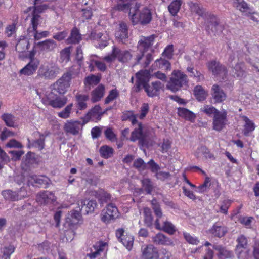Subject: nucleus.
I'll list each match as a JSON object with an SVG mask.
<instances>
[{"mask_svg":"<svg viewBox=\"0 0 259 259\" xmlns=\"http://www.w3.org/2000/svg\"><path fill=\"white\" fill-rule=\"evenodd\" d=\"M14 247L11 245L5 247L3 251V257H5V259H10V255L14 252Z\"/></svg>","mask_w":259,"mask_h":259,"instance_id":"nucleus-63","label":"nucleus"},{"mask_svg":"<svg viewBox=\"0 0 259 259\" xmlns=\"http://www.w3.org/2000/svg\"><path fill=\"white\" fill-rule=\"evenodd\" d=\"M232 68V73L237 77L243 78L246 76L247 72L244 63L243 62H237L235 66L233 65Z\"/></svg>","mask_w":259,"mask_h":259,"instance_id":"nucleus-25","label":"nucleus"},{"mask_svg":"<svg viewBox=\"0 0 259 259\" xmlns=\"http://www.w3.org/2000/svg\"><path fill=\"white\" fill-rule=\"evenodd\" d=\"M119 96V93L116 89L111 90L105 100V103L108 104L114 100L116 99Z\"/></svg>","mask_w":259,"mask_h":259,"instance_id":"nucleus-54","label":"nucleus"},{"mask_svg":"<svg viewBox=\"0 0 259 259\" xmlns=\"http://www.w3.org/2000/svg\"><path fill=\"white\" fill-rule=\"evenodd\" d=\"M152 242L156 245H171L173 242L161 233H158L151 238Z\"/></svg>","mask_w":259,"mask_h":259,"instance_id":"nucleus-26","label":"nucleus"},{"mask_svg":"<svg viewBox=\"0 0 259 259\" xmlns=\"http://www.w3.org/2000/svg\"><path fill=\"white\" fill-rule=\"evenodd\" d=\"M242 118L245 122L244 134L245 135H247L249 132L254 130V124L246 116H244Z\"/></svg>","mask_w":259,"mask_h":259,"instance_id":"nucleus-49","label":"nucleus"},{"mask_svg":"<svg viewBox=\"0 0 259 259\" xmlns=\"http://www.w3.org/2000/svg\"><path fill=\"white\" fill-rule=\"evenodd\" d=\"M44 103L55 109L63 107L67 102V98L65 96H59L51 92L47 93L43 99Z\"/></svg>","mask_w":259,"mask_h":259,"instance_id":"nucleus-7","label":"nucleus"},{"mask_svg":"<svg viewBox=\"0 0 259 259\" xmlns=\"http://www.w3.org/2000/svg\"><path fill=\"white\" fill-rule=\"evenodd\" d=\"M137 80L136 84V91H139L141 87H144L145 85L148 84L150 80V73L148 70H141L136 74Z\"/></svg>","mask_w":259,"mask_h":259,"instance_id":"nucleus-19","label":"nucleus"},{"mask_svg":"<svg viewBox=\"0 0 259 259\" xmlns=\"http://www.w3.org/2000/svg\"><path fill=\"white\" fill-rule=\"evenodd\" d=\"M73 103H70L61 111L58 113V116L61 118L66 119L70 117L72 109Z\"/></svg>","mask_w":259,"mask_h":259,"instance_id":"nucleus-50","label":"nucleus"},{"mask_svg":"<svg viewBox=\"0 0 259 259\" xmlns=\"http://www.w3.org/2000/svg\"><path fill=\"white\" fill-rule=\"evenodd\" d=\"M85 124L84 119L82 123L78 120H68L65 123L63 128L65 132L76 135L79 133Z\"/></svg>","mask_w":259,"mask_h":259,"instance_id":"nucleus-14","label":"nucleus"},{"mask_svg":"<svg viewBox=\"0 0 259 259\" xmlns=\"http://www.w3.org/2000/svg\"><path fill=\"white\" fill-rule=\"evenodd\" d=\"M234 6L245 15H248L251 13L249 7L244 0H235Z\"/></svg>","mask_w":259,"mask_h":259,"instance_id":"nucleus-35","label":"nucleus"},{"mask_svg":"<svg viewBox=\"0 0 259 259\" xmlns=\"http://www.w3.org/2000/svg\"><path fill=\"white\" fill-rule=\"evenodd\" d=\"M141 182L143 188L146 191L147 193L150 194L153 189V186L150 179L145 178L142 180Z\"/></svg>","mask_w":259,"mask_h":259,"instance_id":"nucleus-58","label":"nucleus"},{"mask_svg":"<svg viewBox=\"0 0 259 259\" xmlns=\"http://www.w3.org/2000/svg\"><path fill=\"white\" fill-rule=\"evenodd\" d=\"M173 46L172 45H169L165 48L162 53V55L167 59H170L173 55Z\"/></svg>","mask_w":259,"mask_h":259,"instance_id":"nucleus-62","label":"nucleus"},{"mask_svg":"<svg viewBox=\"0 0 259 259\" xmlns=\"http://www.w3.org/2000/svg\"><path fill=\"white\" fill-rule=\"evenodd\" d=\"M27 179L29 184L32 185L38 184L44 187H47L50 182L49 179L44 176H37L34 175H30L28 176Z\"/></svg>","mask_w":259,"mask_h":259,"instance_id":"nucleus-21","label":"nucleus"},{"mask_svg":"<svg viewBox=\"0 0 259 259\" xmlns=\"http://www.w3.org/2000/svg\"><path fill=\"white\" fill-rule=\"evenodd\" d=\"M80 203L81 205H83L81 209L84 208L87 214L93 212L97 205L95 200H90L87 204H85V202L82 200L80 201Z\"/></svg>","mask_w":259,"mask_h":259,"instance_id":"nucleus-43","label":"nucleus"},{"mask_svg":"<svg viewBox=\"0 0 259 259\" xmlns=\"http://www.w3.org/2000/svg\"><path fill=\"white\" fill-rule=\"evenodd\" d=\"M141 252L143 259H159V257L157 248L152 244L143 246Z\"/></svg>","mask_w":259,"mask_h":259,"instance_id":"nucleus-16","label":"nucleus"},{"mask_svg":"<svg viewBox=\"0 0 259 259\" xmlns=\"http://www.w3.org/2000/svg\"><path fill=\"white\" fill-rule=\"evenodd\" d=\"M2 194L6 200L16 201L23 199V194H18L16 191H12L10 190H7L2 191Z\"/></svg>","mask_w":259,"mask_h":259,"instance_id":"nucleus-34","label":"nucleus"},{"mask_svg":"<svg viewBox=\"0 0 259 259\" xmlns=\"http://www.w3.org/2000/svg\"><path fill=\"white\" fill-rule=\"evenodd\" d=\"M100 77L94 75H92L91 76H88L87 77H85L84 81V83L85 85H96L100 82Z\"/></svg>","mask_w":259,"mask_h":259,"instance_id":"nucleus-55","label":"nucleus"},{"mask_svg":"<svg viewBox=\"0 0 259 259\" xmlns=\"http://www.w3.org/2000/svg\"><path fill=\"white\" fill-rule=\"evenodd\" d=\"M183 235L186 241L190 244L197 245L199 243L198 238L189 233L184 232Z\"/></svg>","mask_w":259,"mask_h":259,"instance_id":"nucleus-56","label":"nucleus"},{"mask_svg":"<svg viewBox=\"0 0 259 259\" xmlns=\"http://www.w3.org/2000/svg\"><path fill=\"white\" fill-rule=\"evenodd\" d=\"M209 70L213 75L224 78L227 75V68L216 61H212L207 64Z\"/></svg>","mask_w":259,"mask_h":259,"instance_id":"nucleus-13","label":"nucleus"},{"mask_svg":"<svg viewBox=\"0 0 259 259\" xmlns=\"http://www.w3.org/2000/svg\"><path fill=\"white\" fill-rule=\"evenodd\" d=\"M206 18L208 19L207 30L209 33L211 32L215 35L222 31L223 26L219 24L215 16L210 14Z\"/></svg>","mask_w":259,"mask_h":259,"instance_id":"nucleus-17","label":"nucleus"},{"mask_svg":"<svg viewBox=\"0 0 259 259\" xmlns=\"http://www.w3.org/2000/svg\"><path fill=\"white\" fill-rule=\"evenodd\" d=\"M71 72L64 73L55 83H54V89L60 94H65L70 85V81L72 78Z\"/></svg>","mask_w":259,"mask_h":259,"instance_id":"nucleus-8","label":"nucleus"},{"mask_svg":"<svg viewBox=\"0 0 259 259\" xmlns=\"http://www.w3.org/2000/svg\"><path fill=\"white\" fill-rule=\"evenodd\" d=\"M99 151L102 157L108 158L113 155L114 150L109 146L104 145L100 147Z\"/></svg>","mask_w":259,"mask_h":259,"instance_id":"nucleus-44","label":"nucleus"},{"mask_svg":"<svg viewBox=\"0 0 259 259\" xmlns=\"http://www.w3.org/2000/svg\"><path fill=\"white\" fill-rule=\"evenodd\" d=\"M81 209H79V210H72L71 211V219L72 220L71 221L73 222V223H77L81 219V215L80 211Z\"/></svg>","mask_w":259,"mask_h":259,"instance_id":"nucleus-60","label":"nucleus"},{"mask_svg":"<svg viewBox=\"0 0 259 259\" xmlns=\"http://www.w3.org/2000/svg\"><path fill=\"white\" fill-rule=\"evenodd\" d=\"M29 40L24 37H21L16 45V50L19 53L26 52L29 48Z\"/></svg>","mask_w":259,"mask_h":259,"instance_id":"nucleus-38","label":"nucleus"},{"mask_svg":"<svg viewBox=\"0 0 259 259\" xmlns=\"http://www.w3.org/2000/svg\"><path fill=\"white\" fill-rule=\"evenodd\" d=\"M36 46L41 51L49 52L54 51L57 48V44L54 40L48 39L44 41L38 42L36 44Z\"/></svg>","mask_w":259,"mask_h":259,"instance_id":"nucleus-22","label":"nucleus"},{"mask_svg":"<svg viewBox=\"0 0 259 259\" xmlns=\"http://www.w3.org/2000/svg\"><path fill=\"white\" fill-rule=\"evenodd\" d=\"M143 213L145 224L147 227H151L153 225V218L150 209L148 207L144 208Z\"/></svg>","mask_w":259,"mask_h":259,"instance_id":"nucleus-48","label":"nucleus"},{"mask_svg":"<svg viewBox=\"0 0 259 259\" xmlns=\"http://www.w3.org/2000/svg\"><path fill=\"white\" fill-rule=\"evenodd\" d=\"M142 4L136 2L133 9L131 8L128 12V15L133 25L140 24L145 25L149 24L152 18L151 10L147 7L141 9Z\"/></svg>","mask_w":259,"mask_h":259,"instance_id":"nucleus-1","label":"nucleus"},{"mask_svg":"<svg viewBox=\"0 0 259 259\" xmlns=\"http://www.w3.org/2000/svg\"><path fill=\"white\" fill-rule=\"evenodd\" d=\"M134 166L139 171H143L146 169L147 164L142 158H139L134 161Z\"/></svg>","mask_w":259,"mask_h":259,"instance_id":"nucleus-57","label":"nucleus"},{"mask_svg":"<svg viewBox=\"0 0 259 259\" xmlns=\"http://www.w3.org/2000/svg\"><path fill=\"white\" fill-rule=\"evenodd\" d=\"M237 244L235 248V252L239 259H248L249 255L247 251H245L248 245L247 238L243 235H240L237 239Z\"/></svg>","mask_w":259,"mask_h":259,"instance_id":"nucleus-11","label":"nucleus"},{"mask_svg":"<svg viewBox=\"0 0 259 259\" xmlns=\"http://www.w3.org/2000/svg\"><path fill=\"white\" fill-rule=\"evenodd\" d=\"M202 110L207 115L211 116L213 115V116H215L216 114H218L220 112V111H219L214 107L209 105H204Z\"/></svg>","mask_w":259,"mask_h":259,"instance_id":"nucleus-53","label":"nucleus"},{"mask_svg":"<svg viewBox=\"0 0 259 259\" xmlns=\"http://www.w3.org/2000/svg\"><path fill=\"white\" fill-rule=\"evenodd\" d=\"M183 0H173L168 6V10L170 14L176 16L180 11Z\"/></svg>","mask_w":259,"mask_h":259,"instance_id":"nucleus-39","label":"nucleus"},{"mask_svg":"<svg viewBox=\"0 0 259 259\" xmlns=\"http://www.w3.org/2000/svg\"><path fill=\"white\" fill-rule=\"evenodd\" d=\"M1 117L7 126L13 128L18 127L17 118L13 114L5 113L1 115Z\"/></svg>","mask_w":259,"mask_h":259,"instance_id":"nucleus-28","label":"nucleus"},{"mask_svg":"<svg viewBox=\"0 0 259 259\" xmlns=\"http://www.w3.org/2000/svg\"><path fill=\"white\" fill-rule=\"evenodd\" d=\"M133 55L129 50H122L113 46L111 54L105 56L103 59L107 63H112L115 59L122 63H127L132 59Z\"/></svg>","mask_w":259,"mask_h":259,"instance_id":"nucleus-5","label":"nucleus"},{"mask_svg":"<svg viewBox=\"0 0 259 259\" xmlns=\"http://www.w3.org/2000/svg\"><path fill=\"white\" fill-rule=\"evenodd\" d=\"M37 134L39 135V138L30 143L29 145V147H33L41 150L44 149L45 146V136L43 134H40L39 133H37Z\"/></svg>","mask_w":259,"mask_h":259,"instance_id":"nucleus-41","label":"nucleus"},{"mask_svg":"<svg viewBox=\"0 0 259 259\" xmlns=\"http://www.w3.org/2000/svg\"><path fill=\"white\" fill-rule=\"evenodd\" d=\"M105 137L109 140L113 142L116 140V135L114 134L113 130L111 128H107L104 132Z\"/></svg>","mask_w":259,"mask_h":259,"instance_id":"nucleus-61","label":"nucleus"},{"mask_svg":"<svg viewBox=\"0 0 259 259\" xmlns=\"http://www.w3.org/2000/svg\"><path fill=\"white\" fill-rule=\"evenodd\" d=\"M81 39V34L79 33V30L75 27L72 29L70 36L66 39V43L67 44H78Z\"/></svg>","mask_w":259,"mask_h":259,"instance_id":"nucleus-36","label":"nucleus"},{"mask_svg":"<svg viewBox=\"0 0 259 259\" xmlns=\"http://www.w3.org/2000/svg\"><path fill=\"white\" fill-rule=\"evenodd\" d=\"M155 36L151 35L149 36H141L138 42L137 49L140 54L138 55L136 57V63L135 64H138L143 57L144 54L146 53L153 45Z\"/></svg>","mask_w":259,"mask_h":259,"instance_id":"nucleus-6","label":"nucleus"},{"mask_svg":"<svg viewBox=\"0 0 259 259\" xmlns=\"http://www.w3.org/2000/svg\"><path fill=\"white\" fill-rule=\"evenodd\" d=\"M36 200L40 204H48L54 202L56 197L53 192L44 191L37 194Z\"/></svg>","mask_w":259,"mask_h":259,"instance_id":"nucleus-20","label":"nucleus"},{"mask_svg":"<svg viewBox=\"0 0 259 259\" xmlns=\"http://www.w3.org/2000/svg\"><path fill=\"white\" fill-rule=\"evenodd\" d=\"M105 111H103L102 108L99 105H95L87 113L84 119V123H87L90 120H100Z\"/></svg>","mask_w":259,"mask_h":259,"instance_id":"nucleus-15","label":"nucleus"},{"mask_svg":"<svg viewBox=\"0 0 259 259\" xmlns=\"http://www.w3.org/2000/svg\"><path fill=\"white\" fill-rule=\"evenodd\" d=\"M60 69L53 62H47L42 64L37 72V77L45 80L53 79L60 73Z\"/></svg>","mask_w":259,"mask_h":259,"instance_id":"nucleus-4","label":"nucleus"},{"mask_svg":"<svg viewBox=\"0 0 259 259\" xmlns=\"http://www.w3.org/2000/svg\"><path fill=\"white\" fill-rule=\"evenodd\" d=\"M34 8H33V15H38L36 14V13L42 12L48 8V6L46 4L43 3L41 4H34ZM33 16H32V17Z\"/></svg>","mask_w":259,"mask_h":259,"instance_id":"nucleus-59","label":"nucleus"},{"mask_svg":"<svg viewBox=\"0 0 259 259\" xmlns=\"http://www.w3.org/2000/svg\"><path fill=\"white\" fill-rule=\"evenodd\" d=\"M106 245V243L103 242L97 243L94 246L95 251L87 254V256L89 257L90 259H95L98 257L100 255L101 252L104 250Z\"/></svg>","mask_w":259,"mask_h":259,"instance_id":"nucleus-33","label":"nucleus"},{"mask_svg":"<svg viewBox=\"0 0 259 259\" xmlns=\"http://www.w3.org/2000/svg\"><path fill=\"white\" fill-rule=\"evenodd\" d=\"M189 80L187 75L179 70L172 71L166 88L173 92L179 91L184 86L187 85Z\"/></svg>","mask_w":259,"mask_h":259,"instance_id":"nucleus-3","label":"nucleus"},{"mask_svg":"<svg viewBox=\"0 0 259 259\" xmlns=\"http://www.w3.org/2000/svg\"><path fill=\"white\" fill-rule=\"evenodd\" d=\"M154 64L159 68L165 70L170 69V64L169 61L162 58L156 60L154 62Z\"/></svg>","mask_w":259,"mask_h":259,"instance_id":"nucleus-51","label":"nucleus"},{"mask_svg":"<svg viewBox=\"0 0 259 259\" xmlns=\"http://www.w3.org/2000/svg\"><path fill=\"white\" fill-rule=\"evenodd\" d=\"M77 101V107L78 109L82 110L88 107L87 102L89 100V96L87 94H77L75 96Z\"/></svg>","mask_w":259,"mask_h":259,"instance_id":"nucleus-32","label":"nucleus"},{"mask_svg":"<svg viewBox=\"0 0 259 259\" xmlns=\"http://www.w3.org/2000/svg\"><path fill=\"white\" fill-rule=\"evenodd\" d=\"M227 112L225 109H222L219 113L214 116L213 118V129L217 131H221L227 124Z\"/></svg>","mask_w":259,"mask_h":259,"instance_id":"nucleus-12","label":"nucleus"},{"mask_svg":"<svg viewBox=\"0 0 259 259\" xmlns=\"http://www.w3.org/2000/svg\"><path fill=\"white\" fill-rule=\"evenodd\" d=\"M178 113L180 116H181L187 120H192L195 118V115L191 111L184 108H179L178 109Z\"/></svg>","mask_w":259,"mask_h":259,"instance_id":"nucleus-45","label":"nucleus"},{"mask_svg":"<svg viewBox=\"0 0 259 259\" xmlns=\"http://www.w3.org/2000/svg\"><path fill=\"white\" fill-rule=\"evenodd\" d=\"M105 94V87L100 84L91 92V101L93 103L99 101Z\"/></svg>","mask_w":259,"mask_h":259,"instance_id":"nucleus-30","label":"nucleus"},{"mask_svg":"<svg viewBox=\"0 0 259 259\" xmlns=\"http://www.w3.org/2000/svg\"><path fill=\"white\" fill-rule=\"evenodd\" d=\"M227 232V230L225 227L220 225L218 223L214 224L208 231V233L211 234L214 237L219 238L224 236Z\"/></svg>","mask_w":259,"mask_h":259,"instance_id":"nucleus-29","label":"nucleus"},{"mask_svg":"<svg viewBox=\"0 0 259 259\" xmlns=\"http://www.w3.org/2000/svg\"><path fill=\"white\" fill-rule=\"evenodd\" d=\"M211 95L216 103H221L227 98L226 94L218 84L212 85Z\"/></svg>","mask_w":259,"mask_h":259,"instance_id":"nucleus-23","label":"nucleus"},{"mask_svg":"<svg viewBox=\"0 0 259 259\" xmlns=\"http://www.w3.org/2000/svg\"><path fill=\"white\" fill-rule=\"evenodd\" d=\"M120 241L128 250H131L133 245L134 237L132 235L126 233L125 237L121 238Z\"/></svg>","mask_w":259,"mask_h":259,"instance_id":"nucleus-46","label":"nucleus"},{"mask_svg":"<svg viewBox=\"0 0 259 259\" xmlns=\"http://www.w3.org/2000/svg\"><path fill=\"white\" fill-rule=\"evenodd\" d=\"M243 56V53L241 51H233L230 55L228 60V65L230 67H233V61H237L240 62L241 58Z\"/></svg>","mask_w":259,"mask_h":259,"instance_id":"nucleus-40","label":"nucleus"},{"mask_svg":"<svg viewBox=\"0 0 259 259\" xmlns=\"http://www.w3.org/2000/svg\"><path fill=\"white\" fill-rule=\"evenodd\" d=\"M198 153L204 155L206 159L214 160L215 157L210 150L205 146H202L198 149Z\"/></svg>","mask_w":259,"mask_h":259,"instance_id":"nucleus-52","label":"nucleus"},{"mask_svg":"<svg viewBox=\"0 0 259 259\" xmlns=\"http://www.w3.org/2000/svg\"><path fill=\"white\" fill-rule=\"evenodd\" d=\"M151 203L156 217L154 223L155 228L157 230H162L169 234H173L176 231L175 226L164 218L160 206L157 203L156 200H152Z\"/></svg>","mask_w":259,"mask_h":259,"instance_id":"nucleus-2","label":"nucleus"},{"mask_svg":"<svg viewBox=\"0 0 259 259\" xmlns=\"http://www.w3.org/2000/svg\"><path fill=\"white\" fill-rule=\"evenodd\" d=\"M213 248L218 252L217 255L219 259H226L233 256L232 251L229 250L222 245L214 244Z\"/></svg>","mask_w":259,"mask_h":259,"instance_id":"nucleus-27","label":"nucleus"},{"mask_svg":"<svg viewBox=\"0 0 259 259\" xmlns=\"http://www.w3.org/2000/svg\"><path fill=\"white\" fill-rule=\"evenodd\" d=\"M115 36L119 42L125 44L128 37V29L127 24L124 22H120L118 27L115 32Z\"/></svg>","mask_w":259,"mask_h":259,"instance_id":"nucleus-18","label":"nucleus"},{"mask_svg":"<svg viewBox=\"0 0 259 259\" xmlns=\"http://www.w3.org/2000/svg\"><path fill=\"white\" fill-rule=\"evenodd\" d=\"M210 185V180L209 178H206L204 183L198 188V192L203 193L205 192Z\"/></svg>","mask_w":259,"mask_h":259,"instance_id":"nucleus-64","label":"nucleus"},{"mask_svg":"<svg viewBox=\"0 0 259 259\" xmlns=\"http://www.w3.org/2000/svg\"><path fill=\"white\" fill-rule=\"evenodd\" d=\"M119 212L117 207L113 204H108L101 213V220L105 223H109L119 217Z\"/></svg>","mask_w":259,"mask_h":259,"instance_id":"nucleus-9","label":"nucleus"},{"mask_svg":"<svg viewBox=\"0 0 259 259\" xmlns=\"http://www.w3.org/2000/svg\"><path fill=\"white\" fill-rule=\"evenodd\" d=\"M142 124L141 123H138V127L135 128L132 132L130 140L133 142H135L137 140H143L144 136L142 132Z\"/></svg>","mask_w":259,"mask_h":259,"instance_id":"nucleus-37","label":"nucleus"},{"mask_svg":"<svg viewBox=\"0 0 259 259\" xmlns=\"http://www.w3.org/2000/svg\"><path fill=\"white\" fill-rule=\"evenodd\" d=\"M40 16L39 15H34L31 20V26L28 28L27 31L30 35L32 33L36 40H39L44 37H46L49 36V32L48 31H44L41 32H38L37 30V26L39 23V19Z\"/></svg>","mask_w":259,"mask_h":259,"instance_id":"nucleus-10","label":"nucleus"},{"mask_svg":"<svg viewBox=\"0 0 259 259\" xmlns=\"http://www.w3.org/2000/svg\"><path fill=\"white\" fill-rule=\"evenodd\" d=\"M194 95L196 99L202 101L204 100L208 96V93L205 91L201 86H196L194 90Z\"/></svg>","mask_w":259,"mask_h":259,"instance_id":"nucleus-42","label":"nucleus"},{"mask_svg":"<svg viewBox=\"0 0 259 259\" xmlns=\"http://www.w3.org/2000/svg\"><path fill=\"white\" fill-rule=\"evenodd\" d=\"M191 12L193 13H195L199 16L203 18H207L210 14L206 12L205 10L197 3L190 2L188 3Z\"/></svg>","mask_w":259,"mask_h":259,"instance_id":"nucleus-31","label":"nucleus"},{"mask_svg":"<svg viewBox=\"0 0 259 259\" xmlns=\"http://www.w3.org/2000/svg\"><path fill=\"white\" fill-rule=\"evenodd\" d=\"M71 48V47H68L61 51L60 57L61 62L67 63L70 61Z\"/></svg>","mask_w":259,"mask_h":259,"instance_id":"nucleus-47","label":"nucleus"},{"mask_svg":"<svg viewBox=\"0 0 259 259\" xmlns=\"http://www.w3.org/2000/svg\"><path fill=\"white\" fill-rule=\"evenodd\" d=\"M39 61L37 59H32L22 69L20 70V73L25 75H31L33 74L36 70Z\"/></svg>","mask_w":259,"mask_h":259,"instance_id":"nucleus-24","label":"nucleus"}]
</instances>
